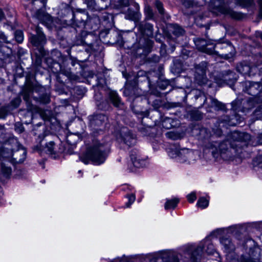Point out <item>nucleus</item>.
<instances>
[{
	"mask_svg": "<svg viewBox=\"0 0 262 262\" xmlns=\"http://www.w3.org/2000/svg\"><path fill=\"white\" fill-rule=\"evenodd\" d=\"M233 140L226 141L221 143L214 142L210 145V149L213 157H217L220 154L223 158H230L232 157L231 149L239 153V147L247 146V142L251 140V136L246 133L234 132L231 135Z\"/></svg>",
	"mask_w": 262,
	"mask_h": 262,
	"instance_id": "1",
	"label": "nucleus"
},
{
	"mask_svg": "<svg viewBox=\"0 0 262 262\" xmlns=\"http://www.w3.org/2000/svg\"><path fill=\"white\" fill-rule=\"evenodd\" d=\"M110 149V146L108 143H95L87 148L85 154L80 157V160L85 164L90 161L95 164H101L106 160Z\"/></svg>",
	"mask_w": 262,
	"mask_h": 262,
	"instance_id": "2",
	"label": "nucleus"
},
{
	"mask_svg": "<svg viewBox=\"0 0 262 262\" xmlns=\"http://www.w3.org/2000/svg\"><path fill=\"white\" fill-rule=\"evenodd\" d=\"M209 10L216 15L224 14L235 19L243 17L242 13L234 11L225 4L224 0H211L209 5Z\"/></svg>",
	"mask_w": 262,
	"mask_h": 262,
	"instance_id": "3",
	"label": "nucleus"
},
{
	"mask_svg": "<svg viewBox=\"0 0 262 262\" xmlns=\"http://www.w3.org/2000/svg\"><path fill=\"white\" fill-rule=\"evenodd\" d=\"M169 155L171 158H176L181 163L190 164L193 162L196 158L194 151L188 149H182L179 151H173L169 152Z\"/></svg>",
	"mask_w": 262,
	"mask_h": 262,
	"instance_id": "4",
	"label": "nucleus"
},
{
	"mask_svg": "<svg viewBox=\"0 0 262 262\" xmlns=\"http://www.w3.org/2000/svg\"><path fill=\"white\" fill-rule=\"evenodd\" d=\"M214 51L213 54L219 55L225 58L232 57L235 53L233 46L229 42H217L214 43Z\"/></svg>",
	"mask_w": 262,
	"mask_h": 262,
	"instance_id": "5",
	"label": "nucleus"
},
{
	"mask_svg": "<svg viewBox=\"0 0 262 262\" xmlns=\"http://www.w3.org/2000/svg\"><path fill=\"white\" fill-rule=\"evenodd\" d=\"M207 63L205 61L201 62L195 66V79L200 85H204L207 83L208 80L206 77V70Z\"/></svg>",
	"mask_w": 262,
	"mask_h": 262,
	"instance_id": "6",
	"label": "nucleus"
},
{
	"mask_svg": "<svg viewBox=\"0 0 262 262\" xmlns=\"http://www.w3.org/2000/svg\"><path fill=\"white\" fill-rule=\"evenodd\" d=\"M194 41L199 51L208 54H213L214 51V42L201 38H196Z\"/></svg>",
	"mask_w": 262,
	"mask_h": 262,
	"instance_id": "7",
	"label": "nucleus"
},
{
	"mask_svg": "<svg viewBox=\"0 0 262 262\" xmlns=\"http://www.w3.org/2000/svg\"><path fill=\"white\" fill-rule=\"evenodd\" d=\"M45 138V135H43L41 136H39L38 138V141L39 142V144L36 146V148L38 150H43L47 153L49 154H55V143L53 141H49L47 143H46L45 147L43 145V142L44 141V139Z\"/></svg>",
	"mask_w": 262,
	"mask_h": 262,
	"instance_id": "8",
	"label": "nucleus"
},
{
	"mask_svg": "<svg viewBox=\"0 0 262 262\" xmlns=\"http://www.w3.org/2000/svg\"><path fill=\"white\" fill-rule=\"evenodd\" d=\"M261 258V250L258 247L251 249L249 255H242L240 257L241 262H259Z\"/></svg>",
	"mask_w": 262,
	"mask_h": 262,
	"instance_id": "9",
	"label": "nucleus"
},
{
	"mask_svg": "<svg viewBox=\"0 0 262 262\" xmlns=\"http://www.w3.org/2000/svg\"><path fill=\"white\" fill-rule=\"evenodd\" d=\"M262 90L260 82H253L250 81L244 83V91L248 94L256 96Z\"/></svg>",
	"mask_w": 262,
	"mask_h": 262,
	"instance_id": "10",
	"label": "nucleus"
},
{
	"mask_svg": "<svg viewBox=\"0 0 262 262\" xmlns=\"http://www.w3.org/2000/svg\"><path fill=\"white\" fill-rule=\"evenodd\" d=\"M106 119V116L102 114L91 116L90 117V125L93 129L97 130L99 127L102 126ZM99 129H101L99 128Z\"/></svg>",
	"mask_w": 262,
	"mask_h": 262,
	"instance_id": "11",
	"label": "nucleus"
},
{
	"mask_svg": "<svg viewBox=\"0 0 262 262\" xmlns=\"http://www.w3.org/2000/svg\"><path fill=\"white\" fill-rule=\"evenodd\" d=\"M36 35H33L31 37V42L34 46L38 47L46 42V37L42 33L41 29L37 27L36 28Z\"/></svg>",
	"mask_w": 262,
	"mask_h": 262,
	"instance_id": "12",
	"label": "nucleus"
},
{
	"mask_svg": "<svg viewBox=\"0 0 262 262\" xmlns=\"http://www.w3.org/2000/svg\"><path fill=\"white\" fill-rule=\"evenodd\" d=\"M130 159L135 167L137 168L143 167L147 164V160L141 157L136 152H132L130 154Z\"/></svg>",
	"mask_w": 262,
	"mask_h": 262,
	"instance_id": "13",
	"label": "nucleus"
},
{
	"mask_svg": "<svg viewBox=\"0 0 262 262\" xmlns=\"http://www.w3.org/2000/svg\"><path fill=\"white\" fill-rule=\"evenodd\" d=\"M256 68L251 66L247 62H243L238 64L236 67L237 71L245 75L250 76L253 74Z\"/></svg>",
	"mask_w": 262,
	"mask_h": 262,
	"instance_id": "14",
	"label": "nucleus"
},
{
	"mask_svg": "<svg viewBox=\"0 0 262 262\" xmlns=\"http://www.w3.org/2000/svg\"><path fill=\"white\" fill-rule=\"evenodd\" d=\"M137 28L143 36L150 37L153 35V26L150 24L140 23Z\"/></svg>",
	"mask_w": 262,
	"mask_h": 262,
	"instance_id": "15",
	"label": "nucleus"
},
{
	"mask_svg": "<svg viewBox=\"0 0 262 262\" xmlns=\"http://www.w3.org/2000/svg\"><path fill=\"white\" fill-rule=\"evenodd\" d=\"M27 151L24 148L19 149L14 151L12 154V158L16 164L23 163L26 158Z\"/></svg>",
	"mask_w": 262,
	"mask_h": 262,
	"instance_id": "16",
	"label": "nucleus"
},
{
	"mask_svg": "<svg viewBox=\"0 0 262 262\" xmlns=\"http://www.w3.org/2000/svg\"><path fill=\"white\" fill-rule=\"evenodd\" d=\"M126 130V131L123 132V134L122 135V139L127 146H133L136 143V139L130 130L127 129Z\"/></svg>",
	"mask_w": 262,
	"mask_h": 262,
	"instance_id": "17",
	"label": "nucleus"
},
{
	"mask_svg": "<svg viewBox=\"0 0 262 262\" xmlns=\"http://www.w3.org/2000/svg\"><path fill=\"white\" fill-rule=\"evenodd\" d=\"M109 98L111 102L116 107H120L123 104L121 101L120 98L115 91L110 92Z\"/></svg>",
	"mask_w": 262,
	"mask_h": 262,
	"instance_id": "18",
	"label": "nucleus"
},
{
	"mask_svg": "<svg viewBox=\"0 0 262 262\" xmlns=\"http://www.w3.org/2000/svg\"><path fill=\"white\" fill-rule=\"evenodd\" d=\"M210 99V105L211 107L214 108L215 110H222L224 111L226 109L225 104L218 101L217 99L211 97Z\"/></svg>",
	"mask_w": 262,
	"mask_h": 262,
	"instance_id": "19",
	"label": "nucleus"
},
{
	"mask_svg": "<svg viewBox=\"0 0 262 262\" xmlns=\"http://www.w3.org/2000/svg\"><path fill=\"white\" fill-rule=\"evenodd\" d=\"M12 173V169L8 163L3 162L1 164V173L5 178H8Z\"/></svg>",
	"mask_w": 262,
	"mask_h": 262,
	"instance_id": "20",
	"label": "nucleus"
},
{
	"mask_svg": "<svg viewBox=\"0 0 262 262\" xmlns=\"http://www.w3.org/2000/svg\"><path fill=\"white\" fill-rule=\"evenodd\" d=\"M140 16L141 14L138 11H132L128 9L125 15V18L134 21H137L139 20Z\"/></svg>",
	"mask_w": 262,
	"mask_h": 262,
	"instance_id": "21",
	"label": "nucleus"
},
{
	"mask_svg": "<svg viewBox=\"0 0 262 262\" xmlns=\"http://www.w3.org/2000/svg\"><path fill=\"white\" fill-rule=\"evenodd\" d=\"M203 248V247L198 246L193 252L190 257L192 262H198V261L200 259Z\"/></svg>",
	"mask_w": 262,
	"mask_h": 262,
	"instance_id": "22",
	"label": "nucleus"
},
{
	"mask_svg": "<svg viewBox=\"0 0 262 262\" xmlns=\"http://www.w3.org/2000/svg\"><path fill=\"white\" fill-rule=\"evenodd\" d=\"M220 242L227 251L229 252L234 250V247L229 238L223 237L220 239Z\"/></svg>",
	"mask_w": 262,
	"mask_h": 262,
	"instance_id": "23",
	"label": "nucleus"
},
{
	"mask_svg": "<svg viewBox=\"0 0 262 262\" xmlns=\"http://www.w3.org/2000/svg\"><path fill=\"white\" fill-rule=\"evenodd\" d=\"M162 125L163 128L168 129L176 125L175 121L171 118L165 117L162 121Z\"/></svg>",
	"mask_w": 262,
	"mask_h": 262,
	"instance_id": "24",
	"label": "nucleus"
},
{
	"mask_svg": "<svg viewBox=\"0 0 262 262\" xmlns=\"http://www.w3.org/2000/svg\"><path fill=\"white\" fill-rule=\"evenodd\" d=\"M179 200L178 199H173L167 200L165 204V209L166 210L173 209L176 207Z\"/></svg>",
	"mask_w": 262,
	"mask_h": 262,
	"instance_id": "25",
	"label": "nucleus"
},
{
	"mask_svg": "<svg viewBox=\"0 0 262 262\" xmlns=\"http://www.w3.org/2000/svg\"><path fill=\"white\" fill-rule=\"evenodd\" d=\"M139 44L141 48H148L152 46V42L149 39L144 37L140 39Z\"/></svg>",
	"mask_w": 262,
	"mask_h": 262,
	"instance_id": "26",
	"label": "nucleus"
},
{
	"mask_svg": "<svg viewBox=\"0 0 262 262\" xmlns=\"http://www.w3.org/2000/svg\"><path fill=\"white\" fill-rule=\"evenodd\" d=\"M211 133L207 128L202 127L200 129L199 136L201 139H206L210 137Z\"/></svg>",
	"mask_w": 262,
	"mask_h": 262,
	"instance_id": "27",
	"label": "nucleus"
},
{
	"mask_svg": "<svg viewBox=\"0 0 262 262\" xmlns=\"http://www.w3.org/2000/svg\"><path fill=\"white\" fill-rule=\"evenodd\" d=\"M171 31L172 33L176 36L181 35L184 32V30L177 25H172Z\"/></svg>",
	"mask_w": 262,
	"mask_h": 262,
	"instance_id": "28",
	"label": "nucleus"
},
{
	"mask_svg": "<svg viewBox=\"0 0 262 262\" xmlns=\"http://www.w3.org/2000/svg\"><path fill=\"white\" fill-rule=\"evenodd\" d=\"M209 201L204 197L200 198L197 202V206L202 209L205 208L208 206Z\"/></svg>",
	"mask_w": 262,
	"mask_h": 262,
	"instance_id": "29",
	"label": "nucleus"
},
{
	"mask_svg": "<svg viewBox=\"0 0 262 262\" xmlns=\"http://www.w3.org/2000/svg\"><path fill=\"white\" fill-rule=\"evenodd\" d=\"M243 119L239 118L237 115H235L233 118L230 120H225L226 121L228 122V124L229 125L234 126L241 123Z\"/></svg>",
	"mask_w": 262,
	"mask_h": 262,
	"instance_id": "30",
	"label": "nucleus"
},
{
	"mask_svg": "<svg viewBox=\"0 0 262 262\" xmlns=\"http://www.w3.org/2000/svg\"><path fill=\"white\" fill-rule=\"evenodd\" d=\"M14 37L18 43H21L24 40L23 33L20 30H17L15 32Z\"/></svg>",
	"mask_w": 262,
	"mask_h": 262,
	"instance_id": "31",
	"label": "nucleus"
},
{
	"mask_svg": "<svg viewBox=\"0 0 262 262\" xmlns=\"http://www.w3.org/2000/svg\"><path fill=\"white\" fill-rule=\"evenodd\" d=\"M166 136L167 138L176 140L180 138L179 134L173 132H169L166 134Z\"/></svg>",
	"mask_w": 262,
	"mask_h": 262,
	"instance_id": "32",
	"label": "nucleus"
},
{
	"mask_svg": "<svg viewBox=\"0 0 262 262\" xmlns=\"http://www.w3.org/2000/svg\"><path fill=\"white\" fill-rule=\"evenodd\" d=\"M21 102V99L19 97H16L13 99L10 105L12 108H15L17 107Z\"/></svg>",
	"mask_w": 262,
	"mask_h": 262,
	"instance_id": "33",
	"label": "nucleus"
},
{
	"mask_svg": "<svg viewBox=\"0 0 262 262\" xmlns=\"http://www.w3.org/2000/svg\"><path fill=\"white\" fill-rule=\"evenodd\" d=\"M155 6L158 10L160 14H163L164 12V9L163 8L162 3L159 1H156L155 2Z\"/></svg>",
	"mask_w": 262,
	"mask_h": 262,
	"instance_id": "34",
	"label": "nucleus"
},
{
	"mask_svg": "<svg viewBox=\"0 0 262 262\" xmlns=\"http://www.w3.org/2000/svg\"><path fill=\"white\" fill-rule=\"evenodd\" d=\"M117 5L119 7H127L129 5L128 0H117Z\"/></svg>",
	"mask_w": 262,
	"mask_h": 262,
	"instance_id": "35",
	"label": "nucleus"
},
{
	"mask_svg": "<svg viewBox=\"0 0 262 262\" xmlns=\"http://www.w3.org/2000/svg\"><path fill=\"white\" fill-rule=\"evenodd\" d=\"M145 13L146 15V17L148 19L151 18L153 17V12L151 8L149 6L145 7Z\"/></svg>",
	"mask_w": 262,
	"mask_h": 262,
	"instance_id": "36",
	"label": "nucleus"
},
{
	"mask_svg": "<svg viewBox=\"0 0 262 262\" xmlns=\"http://www.w3.org/2000/svg\"><path fill=\"white\" fill-rule=\"evenodd\" d=\"M188 201L190 203H193L196 199V194L195 192H191L187 196Z\"/></svg>",
	"mask_w": 262,
	"mask_h": 262,
	"instance_id": "37",
	"label": "nucleus"
},
{
	"mask_svg": "<svg viewBox=\"0 0 262 262\" xmlns=\"http://www.w3.org/2000/svg\"><path fill=\"white\" fill-rule=\"evenodd\" d=\"M128 202L126 204L127 207H129L130 205L132 204L135 200V195L134 194L132 193L128 195Z\"/></svg>",
	"mask_w": 262,
	"mask_h": 262,
	"instance_id": "38",
	"label": "nucleus"
},
{
	"mask_svg": "<svg viewBox=\"0 0 262 262\" xmlns=\"http://www.w3.org/2000/svg\"><path fill=\"white\" fill-rule=\"evenodd\" d=\"M23 98L25 101H26V103L29 105L30 101V92H25L23 94Z\"/></svg>",
	"mask_w": 262,
	"mask_h": 262,
	"instance_id": "39",
	"label": "nucleus"
},
{
	"mask_svg": "<svg viewBox=\"0 0 262 262\" xmlns=\"http://www.w3.org/2000/svg\"><path fill=\"white\" fill-rule=\"evenodd\" d=\"M240 104L239 100H234L231 103L232 109L234 111L237 110V105Z\"/></svg>",
	"mask_w": 262,
	"mask_h": 262,
	"instance_id": "40",
	"label": "nucleus"
},
{
	"mask_svg": "<svg viewBox=\"0 0 262 262\" xmlns=\"http://www.w3.org/2000/svg\"><path fill=\"white\" fill-rule=\"evenodd\" d=\"M7 113V109L6 107H1L0 108V118L5 117Z\"/></svg>",
	"mask_w": 262,
	"mask_h": 262,
	"instance_id": "41",
	"label": "nucleus"
},
{
	"mask_svg": "<svg viewBox=\"0 0 262 262\" xmlns=\"http://www.w3.org/2000/svg\"><path fill=\"white\" fill-rule=\"evenodd\" d=\"M227 80L226 78H224L223 80H217L216 79V83L220 86H222L226 83V81Z\"/></svg>",
	"mask_w": 262,
	"mask_h": 262,
	"instance_id": "42",
	"label": "nucleus"
},
{
	"mask_svg": "<svg viewBox=\"0 0 262 262\" xmlns=\"http://www.w3.org/2000/svg\"><path fill=\"white\" fill-rule=\"evenodd\" d=\"M167 262H179V261L178 258L174 256H172L169 257L168 260Z\"/></svg>",
	"mask_w": 262,
	"mask_h": 262,
	"instance_id": "43",
	"label": "nucleus"
},
{
	"mask_svg": "<svg viewBox=\"0 0 262 262\" xmlns=\"http://www.w3.org/2000/svg\"><path fill=\"white\" fill-rule=\"evenodd\" d=\"M258 4L259 6V15L262 17V0H258Z\"/></svg>",
	"mask_w": 262,
	"mask_h": 262,
	"instance_id": "44",
	"label": "nucleus"
},
{
	"mask_svg": "<svg viewBox=\"0 0 262 262\" xmlns=\"http://www.w3.org/2000/svg\"><path fill=\"white\" fill-rule=\"evenodd\" d=\"M237 2L240 4L243 5L247 2V0H236Z\"/></svg>",
	"mask_w": 262,
	"mask_h": 262,
	"instance_id": "45",
	"label": "nucleus"
},
{
	"mask_svg": "<svg viewBox=\"0 0 262 262\" xmlns=\"http://www.w3.org/2000/svg\"><path fill=\"white\" fill-rule=\"evenodd\" d=\"M15 129L19 133H22L24 131V127L20 125L19 127L16 128Z\"/></svg>",
	"mask_w": 262,
	"mask_h": 262,
	"instance_id": "46",
	"label": "nucleus"
},
{
	"mask_svg": "<svg viewBox=\"0 0 262 262\" xmlns=\"http://www.w3.org/2000/svg\"><path fill=\"white\" fill-rule=\"evenodd\" d=\"M4 17V14L1 9H0V20Z\"/></svg>",
	"mask_w": 262,
	"mask_h": 262,
	"instance_id": "47",
	"label": "nucleus"
},
{
	"mask_svg": "<svg viewBox=\"0 0 262 262\" xmlns=\"http://www.w3.org/2000/svg\"><path fill=\"white\" fill-rule=\"evenodd\" d=\"M124 93L125 95H127V94H128V89H127V88L125 89Z\"/></svg>",
	"mask_w": 262,
	"mask_h": 262,
	"instance_id": "48",
	"label": "nucleus"
},
{
	"mask_svg": "<svg viewBox=\"0 0 262 262\" xmlns=\"http://www.w3.org/2000/svg\"><path fill=\"white\" fill-rule=\"evenodd\" d=\"M156 41H158V42H161V40H160V39H158V38H156Z\"/></svg>",
	"mask_w": 262,
	"mask_h": 262,
	"instance_id": "49",
	"label": "nucleus"
},
{
	"mask_svg": "<svg viewBox=\"0 0 262 262\" xmlns=\"http://www.w3.org/2000/svg\"><path fill=\"white\" fill-rule=\"evenodd\" d=\"M136 9H137L139 8V5L138 4H136Z\"/></svg>",
	"mask_w": 262,
	"mask_h": 262,
	"instance_id": "50",
	"label": "nucleus"
},
{
	"mask_svg": "<svg viewBox=\"0 0 262 262\" xmlns=\"http://www.w3.org/2000/svg\"><path fill=\"white\" fill-rule=\"evenodd\" d=\"M161 47H162L165 48V46L164 45L162 44L161 45Z\"/></svg>",
	"mask_w": 262,
	"mask_h": 262,
	"instance_id": "51",
	"label": "nucleus"
},
{
	"mask_svg": "<svg viewBox=\"0 0 262 262\" xmlns=\"http://www.w3.org/2000/svg\"><path fill=\"white\" fill-rule=\"evenodd\" d=\"M207 252H208V253H209V254H211V253H212V251H210V252H209V251H207Z\"/></svg>",
	"mask_w": 262,
	"mask_h": 262,
	"instance_id": "52",
	"label": "nucleus"
},
{
	"mask_svg": "<svg viewBox=\"0 0 262 262\" xmlns=\"http://www.w3.org/2000/svg\"><path fill=\"white\" fill-rule=\"evenodd\" d=\"M260 83L261 86L262 88V80H261V81Z\"/></svg>",
	"mask_w": 262,
	"mask_h": 262,
	"instance_id": "53",
	"label": "nucleus"
},
{
	"mask_svg": "<svg viewBox=\"0 0 262 262\" xmlns=\"http://www.w3.org/2000/svg\"><path fill=\"white\" fill-rule=\"evenodd\" d=\"M209 246H210V248H212V247H213L212 245H210Z\"/></svg>",
	"mask_w": 262,
	"mask_h": 262,
	"instance_id": "54",
	"label": "nucleus"
},
{
	"mask_svg": "<svg viewBox=\"0 0 262 262\" xmlns=\"http://www.w3.org/2000/svg\"><path fill=\"white\" fill-rule=\"evenodd\" d=\"M70 136L68 137V141H69V138H70Z\"/></svg>",
	"mask_w": 262,
	"mask_h": 262,
	"instance_id": "55",
	"label": "nucleus"
}]
</instances>
